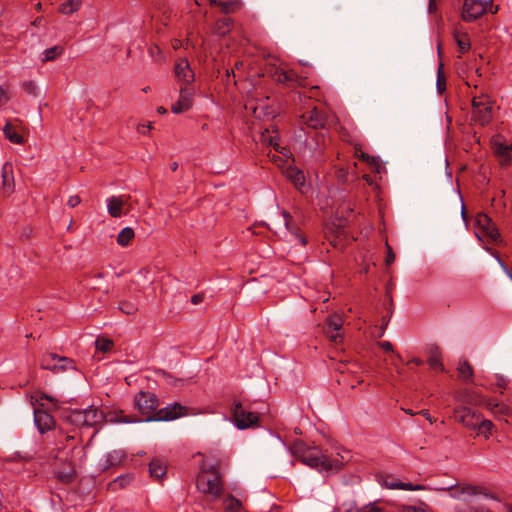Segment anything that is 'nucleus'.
Here are the masks:
<instances>
[{
  "label": "nucleus",
  "mask_w": 512,
  "mask_h": 512,
  "mask_svg": "<svg viewBox=\"0 0 512 512\" xmlns=\"http://www.w3.org/2000/svg\"><path fill=\"white\" fill-rule=\"evenodd\" d=\"M509 379L503 375H496V386L502 389H506L508 386Z\"/></svg>",
  "instance_id": "nucleus-50"
},
{
  "label": "nucleus",
  "mask_w": 512,
  "mask_h": 512,
  "mask_svg": "<svg viewBox=\"0 0 512 512\" xmlns=\"http://www.w3.org/2000/svg\"><path fill=\"white\" fill-rule=\"evenodd\" d=\"M472 118L481 126H485L492 120V107L482 99L474 98L472 101Z\"/></svg>",
  "instance_id": "nucleus-9"
},
{
  "label": "nucleus",
  "mask_w": 512,
  "mask_h": 512,
  "mask_svg": "<svg viewBox=\"0 0 512 512\" xmlns=\"http://www.w3.org/2000/svg\"><path fill=\"white\" fill-rule=\"evenodd\" d=\"M282 216L284 219V224L286 229L303 245L305 246L307 244L306 237L301 233L300 228L296 225V223L293 220V217L290 215L289 212L283 210Z\"/></svg>",
  "instance_id": "nucleus-18"
},
{
  "label": "nucleus",
  "mask_w": 512,
  "mask_h": 512,
  "mask_svg": "<svg viewBox=\"0 0 512 512\" xmlns=\"http://www.w3.org/2000/svg\"><path fill=\"white\" fill-rule=\"evenodd\" d=\"M58 481L63 484H71L76 479V470L72 463H64L53 471Z\"/></svg>",
  "instance_id": "nucleus-16"
},
{
  "label": "nucleus",
  "mask_w": 512,
  "mask_h": 512,
  "mask_svg": "<svg viewBox=\"0 0 512 512\" xmlns=\"http://www.w3.org/2000/svg\"><path fill=\"white\" fill-rule=\"evenodd\" d=\"M498 6H494L492 0H464L462 19L465 22H473L487 12L497 13Z\"/></svg>",
  "instance_id": "nucleus-4"
},
{
  "label": "nucleus",
  "mask_w": 512,
  "mask_h": 512,
  "mask_svg": "<svg viewBox=\"0 0 512 512\" xmlns=\"http://www.w3.org/2000/svg\"><path fill=\"white\" fill-rule=\"evenodd\" d=\"M34 423L41 434L52 430L55 426L52 415L41 408L34 409Z\"/></svg>",
  "instance_id": "nucleus-14"
},
{
  "label": "nucleus",
  "mask_w": 512,
  "mask_h": 512,
  "mask_svg": "<svg viewBox=\"0 0 512 512\" xmlns=\"http://www.w3.org/2000/svg\"><path fill=\"white\" fill-rule=\"evenodd\" d=\"M355 154L362 161H365V160L369 159V154L361 151V148L358 147V146H355Z\"/></svg>",
  "instance_id": "nucleus-53"
},
{
  "label": "nucleus",
  "mask_w": 512,
  "mask_h": 512,
  "mask_svg": "<svg viewBox=\"0 0 512 512\" xmlns=\"http://www.w3.org/2000/svg\"><path fill=\"white\" fill-rule=\"evenodd\" d=\"M457 483H454L446 488H442V490H454V492L451 493V496L456 499H460L462 495L467 494L469 496L477 495V494H484L485 496H488L487 493L483 492V488L479 486H473V485H464L460 488H457Z\"/></svg>",
  "instance_id": "nucleus-17"
},
{
  "label": "nucleus",
  "mask_w": 512,
  "mask_h": 512,
  "mask_svg": "<svg viewBox=\"0 0 512 512\" xmlns=\"http://www.w3.org/2000/svg\"><path fill=\"white\" fill-rule=\"evenodd\" d=\"M106 420L104 412L94 406L85 409V427H94Z\"/></svg>",
  "instance_id": "nucleus-19"
},
{
  "label": "nucleus",
  "mask_w": 512,
  "mask_h": 512,
  "mask_svg": "<svg viewBox=\"0 0 512 512\" xmlns=\"http://www.w3.org/2000/svg\"><path fill=\"white\" fill-rule=\"evenodd\" d=\"M150 476L156 480H161L166 474V466L158 459H153L149 463Z\"/></svg>",
  "instance_id": "nucleus-29"
},
{
  "label": "nucleus",
  "mask_w": 512,
  "mask_h": 512,
  "mask_svg": "<svg viewBox=\"0 0 512 512\" xmlns=\"http://www.w3.org/2000/svg\"><path fill=\"white\" fill-rule=\"evenodd\" d=\"M241 502L233 495H228L223 500V507L226 512H238L241 509Z\"/></svg>",
  "instance_id": "nucleus-36"
},
{
  "label": "nucleus",
  "mask_w": 512,
  "mask_h": 512,
  "mask_svg": "<svg viewBox=\"0 0 512 512\" xmlns=\"http://www.w3.org/2000/svg\"><path fill=\"white\" fill-rule=\"evenodd\" d=\"M419 414H421L422 416H424L430 423H433V420H432V417L430 415V413L428 412V410H421L418 412Z\"/></svg>",
  "instance_id": "nucleus-60"
},
{
  "label": "nucleus",
  "mask_w": 512,
  "mask_h": 512,
  "mask_svg": "<svg viewBox=\"0 0 512 512\" xmlns=\"http://www.w3.org/2000/svg\"><path fill=\"white\" fill-rule=\"evenodd\" d=\"M9 100L7 90L0 86V106L5 105Z\"/></svg>",
  "instance_id": "nucleus-51"
},
{
  "label": "nucleus",
  "mask_w": 512,
  "mask_h": 512,
  "mask_svg": "<svg viewBox=\"0 0 512 512\" xmlns=\"http://www.w3.org/2000/svg\"><path fill=\"white\" fill-rule=\"evenodd\" d=\"M135 232L130 227L123 228L118 236H117V243L118 245L122 247H126L130 244L131 240L134 238Z\"/></svg>",
  "instance_id": "nucleus-33"
},
{
  "label": "nucleus",
  "mask_w": 512,
  "mask_h": 512,
  "mask_svg": "<svg viewBox=\"0 0 512 512\" xmlns=\"http://www.w3.org/2000/svg\"><path fill=\"white\" fill-rule=\"evenodd\" d=\"M63 419L71 425L85 427V409H73L63 412Z\"/></svg>",
  "instance_id": "nucleus-23"
},
{
  "label": "nucleus",
  "mask_w": 512,
  "mask_h": 512,
  "mask_svg": "<svg viewBox=\"0 0 512 512\" xmlns=\"http://www.w3.org/2000/svg\"><path fill=\"white\" fill-rule=\"evenodd\" d=\"M499 264L501 265V267L503 268V270L505 271V273L508 275V277L511 279L512 281V272L504 265L503 261L498 257L497 258Z\"/></svg>",
  "instance_id": "nucleus-58"
},
{
  "label": "nucleus",
  "mask_w": 512,
  "mask_h": 512,
  "mask_svg": "<svg viewBox=\"0 0 512 512\" xmlns=\"http://www.w3.org/2000/svg\"><path fill=\"white\" fill-rule=\"evenodd\" d=\"M127 202L125 196H111L107 199V211L111 217L118 218L122 215V208Z\"/></svg>",
  "instance_id": "nucleus-21"
},
{
  "label": "nucleus",
  "mask_w": 512,
  "mask_h": 512,
  "mask_svg": "<svg viewBox=\"0 0 512 512\" xmlns=\"http://www.w3.org/2000/svg\"><path fill=\"white\" fill-rule=\"evenodd\" d=\"M234 424L238 429L244 430L258 425L259 414L244 407L241 402L234 404L232 408Z\"/></svg>",
  "instance_id": "nucleus-5"
},
{
  "label": "nucleus",
  "mask_w": 512,
  "mask_h": 512,
  "mask_svg": "<svg viewBox=\"0 0 512 512\" xmlns=\"http://www.w3.org/2000/svg\"><path fill=\"white\" fill-rule=\"evenodd\" d=\"M492 427H493V424L490 420L482 418L480 420V424L477 425L475 431L477 432V435H482L486 439H488L491 434Z\"/></svg>",
  "instance_id": "nucleus-37"
},
{
  "label": "nucleus",
  "mask_w": 512,
  "mask_h": 512,
  "mask_svg": "<svg viewBox=\"0 0 512 512\" xmlns=\"http://www.w3.org/2000/svg\"><path fill=\"white\" fill-rule=\"evenodd\" d=\"M232 21L230 18H222L216 23V31L220 35H225L230 31Z\"/></svg>",
  "instance_id": "nucleus-42"
},
{
  "label": "nucleus",
  "mask_w": 512,
  "mask_h": 512,
  "mask_svg": "<svg viewBox=\"0 0 512 512\" xmlns=\"http://www.w3.org/2000/svg\"><path fill=\"white\" fill-rule=\"evenodd\" d=\"M36 402L40 405V406H44V404L42 403V400H48L50 402H53L54 401V398L45 394V393H41L39 397H37L36 399Z\"/></svg>",
  "instance_id": "nucleus-54"
},
{
  "label": "nucleus",
  "mask_w": 512,
  "mask_h": 512,
  "mask_svg": "<svg viewBox=\"0 0 512 512\" xmlns=\"http://www.w3.org/2000/svg\"><path fill=\"white\" fill-rule=\"evenodd\" d=\"M56 366H67V370H76V365L73 359L65 357V356H59L57 355L56 358Z\"/></svg>",
  "instance_id": "nucleus-44"
},
{
  "label": "nucleus",
  "mask_w": 512,
  "mask_h": 512,
  "mask_svg": "<svg viewBox=\"0 0 512 512\" xmlns=\"http://www.w3.org/2000/svg\"><path fill=\"white\" fill-rule=\"evenodd\" d=\"M487 405H488L489 409L494 413H499L502 415L509 414L510 409L504 403H498V402H495L494 400H489Z\"/></svg>",
  "instance_id": "nucleus-41"
},
{
  "label": "nucleus",
  "mask_w": 512,
  "mask_h": 512,
  "mask_svg": "<svg viewBox=\"0 0 512 512\" xmlns=\"http://www.w3.org/2000/svg\"><path fill=\"white\" fill-rule=\"evenodd\" d=\"M24 91L29 95L36 96L37 95V86L34 81L29 80L25 81L22 85Z\"/></svg>",
  "instance_id": "nucleus-46"
},
{
  "label": "nucleus",
  "mask_w": 512,
  "mask_h": 512,
  "mask_svg": "<svg viewBox=\"0 0 512 512\" xmlns=\"http://www.w3.org/2000/svg\"><path fill=\"white\" fill-rule=\"evenodd\" d=\"M342 326V318L338 315H331L326 320L324 333L327 336V338L330 339V341L337 343L341 341L343 338V334L341 332Z\"/></svg>",
  "instance_id": "nucleus-11"
},
{
  "label": "nucleus",
  "mask_w": 512,
  "mask_h": 512,
  "mask_svg": "<svg viewBox=\"0 0 512 512\" xmlns=\"http://www.w3.org/2000/svg\"><path fill=\"white\" fill-rule=\"evenodd\" d=\"M300 122L311 129H325L328 123V115L324 110L314 106L300 116Z\"/></svg>",
  "instance_id": "nucleus-6"
},
{
  "label": "nucleus",
  "mask_w": 512,
  "mask_h": 512,
  "mask_svg": "<svg viewBox=\"0 0 512 512\" xmlns=\"http://www.w3.org/2000/svg\"><path fill=\"white\" fill-rule=\"evenodd\" d=\"M3 133L10 142L15 144L23 143V137L16 131L15 127L10 122H7L3 127Z\"/></svg>",
  "instance_id": "nucleus-31"
},
{
  "label": "nucleus",
  "mask_w": 512,
  "mask_h": 512,
  "mask_svg": "<svg viewBox=\"0 0 512 512\" xmlns=\"http://www.w3.org/2000/svg\"><path fill=\"white\" fill-rule=\"evenodd\" d=\"M476 224L492 241H497L500 238V233L496 225L488 215L479 213L476 216Z\"/></svg>",
  "instance_id": "nucleus-13"
},
{
  "label": "nucleus",
  "mask_w": 512,
  "mask_h": 512,
  "mask_svg": "<svg viewBox=\"0 0 512 512\" xmlns=\"http://www.w3.org/2000/svg\"><path fill=\"white\" fill-rule=\"evenodd\" d=\"M317 90H318V87H317V86H315V87H313V88H311V89H310V91H309V95H306V94H303V95H302L301 93H298V94H297V97H298V99H299L300 101H301L302 97H304V98H309V99H310V98H313V97H315V94H316Z\"/></svg>",
  "instance_id": "nucleus-55"
},
{
  "label": "nucleus",
  "mask_w": 512,
  "mask_h": 512,
  "mask_svg": "<svg viewBox=\"0 0 512 512\" xmlns=\"http://www.w3.org/2000/svg\"><path fill=\"white\" fill-rule=\"evenodd\" d=\"M409 363H413L415 364L416 366H420L423 364V361L420 359V358H413L409 361Z\"/></svg>",
  "instance_id": "nucleus-63"
},
{
  "label": "nucleus",
  "mask_w": 512,
  "mask_h": 512,
  "mask_svg": "<svg viewBox=\"0 0 512 512\" xmlns=\"http://www.w3.org/2000/svg\"><path fill=\"white\" fill-rule=\"evenodd\" d=\"M286 178L293 183V185L300 190L305 186V175L302 170L295 166H288L285 170Z\"/></svg>",
  "instance_id": "nucleus-24"
},
{
  "label": "nucleus",
  "mask_w": 512,
  "mask_h": 512,
  "mask_svg": "<svg viewBox=\"0 0 512 512\" xmlns=\"http://www.w3.org/2000/svg\"><path fill=\"white\" fill-rule=\"evenodd\" d=\"M365 162L367 164H369L370 166H372L375 170V172L377 173H380L381 172V169H383L381 163H380V160L378 157L376 156H370L369 155V159L368 160H365Z\"/></svg>",
  "instance_id": "nucleus-47"
},
{
  "label": "nucleus",
  "mask_w": 512,
  "mask_h": 512,
  "mask_svg": "<svg viewBox=\"0 0 512 512\" xmlns=\"http://www.w3.org/2000/svg\"><path fill=\"white\" fill-rule=\"evenodd\" d=\"M454 38L461 54L466 53L470 49V39L468 34L456 32L454 34Z\"/></svg>",
  "instance_id": "nucleus-34"
},
{
  "label": "nucleus",
  "mask_w": 512,
  "mask_h": 512,
  "mask_svg": "<svg viewBox=\"0 0 512 512\" xmlns=\"http://www.w3.org/2000/svg\"><path fill=\"white\" fill-rule=\"evenodd\" d=\"M291 452L295 458L319 472L334 473L338 472L342 467L340 460L323 455L319 447L309 446L302 440H297L292 444Z\"/></svg>",
  "instance_id": "nucleus-1"
},
{
  "label": "nucleus",
  "mask_w": 512,
  "mask_h": 512,
  "mask_svg": "<svg viewBox=\"0 0 512 512\" xmlns=\"http://www.w3.org/2000/svg\"><path fill=\"white\" fill-rule=\"evenodd\" d=\"M132 476L127 474V475H121L119 477H117L114 482L115 483H118L120 487H125L126 485H128L131 480H132Z\"/></svg>",
  "instance_id": "nucleus-48"
},
{
  "label": "nucleus",
  "mask_w": 512,
  "mask_h": 512,
  "mask_svg": "<svg viewBox=\"0 0 512 512\" xmlns=\"http://www.w3.org/2000/svg\"><path fill=\"white\" fill-rule=\"evenodd\" d=\"M56 353H46L41 357L40 367L44 370H50L53 373H60L66 371L67 366H56Z\"/></svg>",
  "instance_id": "nucleus-26"
},
{
  "label": "nucleus",
  "mask_w": 512,
  "mask_h": 512,
  "mask_svg": "<svg viewBox=\"0 0 512 512\" xmlns=\"http://www.w3.org/2000/svg\"><path fill=\"white\" fill-rule=\"evenodd\" d=\"M428 364L431 369L444 371L443 363L439 356L433 355L428 359Z\"/></svg>",
  "instance_id": "nucleus-45"
},
{
  "label": "nucleus",
  "mask_w": 512,
  "mask_h": 512,
  "mask_svg": "<svg viewBox=\"0 0 512 512\" xmlns=\"http://www.w3.org/2000/svg\"><path fill=\"white\" fill-rule=\"evenodd\" d=\"M134 408L143 417L140 422H153L149 420L152 415H156L159 406V399L156 394L149 391H139L133 399Z\"/></svg>",
  "instance_id": "nucleus-2"
},
{
  "label": "nucleus",
  "mask_w": 512,
  "mask_h": 512,
  "mask_svg": "<svg viewBox=\"0 0 512 512\" xmlns=\"http://www.w3.org/2000/svg\"><path fill=\"white\" fill-rule=\"evenodd\" d=\"M467 512H491L489 510H484V509H476V508H472L470 507Z\"/></svg>",
  "instance_id": "nucleus-64"
},
{
  "label": "nucleus",
  "mask_w": 512,
  "mask_h": 512,
  "mask_svg": "<svg viewBox=\"0 0 512 512\" xmlns=\"http://www.w3.org/2000/svg\"><path fill=\"white\" fill-rule=\"evenodd\" d=\"M457 371H458L459 378L462 381H464L466 383L472 381L474 372H473L472 366L470 365V363L467 360H462L459 362Z\"/></svg>",
  "instance_id": "nucleus-30"
},
{
  "label": "nucleus",
  "mask_w": 512,
  "mask_h": 512,
  "mask_svg": "<svg viewBox=\"0 0 512 512\" xmlns=\"http://www.w3.org/2000/svg\"><path fill=\"white\" fill-rule=\"evenodd\" d=\"M494 152L496 156L500 159V163L502 166H506L510 164L511 156L510 151L512 150V145L509 146L506 143L495 140L493 142Z\"/></svg>",
  "instance_id": "nucleus-25"
},
{
  "label": "nucleus",
  "mask_w": 512,
  "mask_h": 512,
  "mask_svg": "<svg viewBox=\"0 0 512 512\" xmlns=\"http://www.w3.org/2000/svg\"><path fill=\"white\" fill-rule=\"evenodd\" d=\"M81 0H67L59 6V11L62 14L69 15L79 10Z\"/></svg>",
  "instance_id": "nucleus-35"
},
{
  "label": "nucleus",
  "mask_w": 512,
  "mask_h": 512,
  "mask_svg": "<svg viewBox=\"0 0 512 512\" xmlns=\"http://www.w3.org/2000/svg\"><path fill=\"white\" fill-rule=\"evenodd\" d=\"M379 345H380V347H381L384 351H386V352L393 351V345H392V343H391V342H389V341H383V342H381Z\"/></svg>",
  "instance_id": "nucleus-57"
},
{
  "label": "nucleus",
  "mask_w": 512,
  "mask_h": 512,
  "mask_svg": "<svg viewBox=\"0 0 512 512\" xmlns=\"http://www.w3.org/2000/svg\"><path fill=\"white\" fill-rule=\"evenodd\" d=\"M404 512H424L423 509H420V508H416L414 506H406L404 507Z\"/></svg>",
  "instance_id": "nucleus-59"
},
{
  "label": "nucleus",
  "mask_w": 512,
  "mask_h": 512,
  "mask_svg": "<svg viewBox=\"0 0 512 512\" xmlns=\"http://www.w3.org/2000/svg\"><path fill=\"white\" fill-rule=\"evenodd\" d=\"M204 299V294L203 293H197V294H194L192 297H191V303L194 304V305H198L200 304Z\"/></svg>",
  "instance_id": "nucleus-56"
},
{
  "label": "nucleus",
  "mask_w": 512,
  "mask_h": 512,
  "mask_svg": "<svg viewBox=\"0 0 512 512\" xmlns=\"http://www.w3.org/2000/svg\"><path fill=\"white\" fill-rule=\"evenodd\" d=\"M187 414V408L179 403L169 404L163 408H157L156 415H152L149 420L153 421H172Z\"/></svg>",
  "instance_id": "nucleus-7"
},
{
  "label": "nucleus",
  "mask_w": 512,
  "mask_h": 512,
  "mask_svg": "<svg viewBox=\"0 0 512 512\" xmlns=\"http://www.w3.org/2000/svg\"><path fill=\"white\" fill-rule=\"evenodd\" d=\"M454 418L466 428L475 430L477 425L480 424L482 416L479 412L469 407L461 406L454 410Z\"/></svg>",
  "instance_id": "nucleus-8"
},
{
  "label": "nucleus",
  "mask_w": 512,
  "mask_h": 512,
  "mask_svg": "<svg viewBox=\"0 0 512 512\" xmlns=\"http://www.w3.org/2000/svg\"><path fill=\"white\" fill-rule=\"evenodd\" d=\"M108 421L111 423H139L140 418L136 415H125L123 410L111 411L108 414Z\"/></svg>",
  "instance_id": "nucleus-27"
},
{
  "label": "nucleus",
  "mask_w": 512,
  "mask_h": 512,
  "mask_svg": "<svg viewBox=\"0 0 512 512\" xmlns=\"http://www.w3.org/2000/svg\"><path fill=\"white\" fill-rule=\"evenodd\" d=\"M386 310L390 315L393 313V300L391 296H389V303L386 307Z\"/></svg>",
  "instance_id": "nucleus-62"
},
{
  "label": "nucleus",
  "mask_w": 512,
  "mask_h": 512,
  "mask_svg": "<svg viewBox=\"0 0 512 512\" xmlns=\"http://www.w3.org/2000/svg\"><path fill=\"white\" fill-rule=\"evenodd\" d=\"M126 454L123 450H113L105 455V460L102 464V471H107L112 467H116L122 464L125 460Z\"/></svg>",
  "instance_id": "nucleus-20"
},
{
  "label": "nucleus",
  "mask_w": 512,
  "mask_h": 512,
  "mask_svg": "<svg viewBox=\"0 0 512 512\" xmlns=\"http://www.w3.org/2000/svg\"><path fill=\"white\" fill-rule=\"evenodd\" d=\"M386 247H387V255L385 258V263L387 266H389L395 261V253L393 252L391 246L388 243H386Z\"/></svg>",
  "instance_id": "nucleus-49"
},
{
  "label": "nucleus",
  "mask_w": 512,
  "mask_h": 512,
  "mask_svg": "<svg viewBox=\"0 0 512 512\" xmlns=\"http://www.w3.org/2000/svg\"><path fill=\"white\" fill-rule=\"evenodd\" d=\"M96 348L102 352H109L112 350L114 343L107 338H98L95 342Z\"/></svg>",
  "instance_id": "nucleus-43"
},
{
  "label": "nucleus",
  "mask_w": 512,
  "mask_h": 512,
  "mask_svg": "<svg viewBox=\"0 0 512 512\" xmlns=\"http://www.w3.org/2000/svg\"><path fill=\"white\" fill-rule=\"evenodd\" d=\"M428 11L429 13L436 11V0H429Z\"/></svg>",
  "instance_id": "nucleus-61"
},
{
  "label": "nucleus",
  "mask_w": 512,
  "mask_h": 512,
  "mask_svg": "<svg viewBox=\"0 0 512 512\" xmlns=\"http://www.w3.org/2000/svg\"><path fill=\"white\" fill-rule=\"evenodd\" d=\"M2 187L6 193H11L14 190V176L13 166L11 163L6 162L1 169Z\"/></svg>",
  "instance_id": "nucleus-22"
},
{
  "label": "nucleus",
  "mask_w": 512,
  "mask_h": 512,
  "mask_svg": "<svg viewBox=\"0 0 512 512\" xmlns=\"http://www.w3.org/2000/svg\"><path fill=\"white\" fill-rule=\"evenodd\" d=\"M239 1L230 0V1H219V7L221 8V12L224 14H229L235 12L239 8Z\"/></svg>",
  "instance_id": "nucleus-39"
},
{
  "label": "nucleus",
  "mask_w": 512,
  "mask_h": 512,
  "mask_svg": "<svg viewBox=\"0 0 512 512\" xmlns=\"http://www.w3.org/2000/svg\"><path fill=\"white\" fill-rule=\"evenodd\" d=\"M175 76L183 86H190L195 79V74L187 59H179L174 67Z\"/></svg>",
  "instance_id": "nucleus-12"
},
{
  "label": "nucleus",
  "mask_w": 512,
  "mask_h": 512,
  "mask_svg": "<svg viewBox=\"0 0 512 512\" xmlns=\"http://www.w3.org/2000/svg\"><path fill=\"white\" fill-rule=\"evenodd\" d=\"M194 88L192 86H180L179 99L172 104L171 111L175 114L188 111L192 107Z\"/></svg>",
  "instance_id": "nucleus-10"
},
{
  "label": "nucleus",
  "mask_w": 512,
  "mask_h": 512,
  "mask_svg": "<svg viewBox=\"0 0 512 512\" xmlns=\"http://www.w3.org/2000/svg\"><path fill=\"white\" fill-rule=\"evenodd\" d=\"M196 485L199 491L219 497L223 492L221 476L215 469L201 471L196 479Z\"/></svg>",
  "instance_id": "nucleus-3"
},
{
  "label": "nucleus",
  "mask_w": 512,
  "mask_h": 512,
  "mask_svg": "<svg viewBox=\"0 0 512 512\" xmlns=\"http://www.w3.org/2000/svg\"><path fill=\"white\" fill-rule=\"evenodd\" d=\"M444 64L442 62L439 63L437 69V81L436 88L439 94H442L446 90V76L443 71Z\"/></svg>",
  "instance_id": "nucleus-38"
},
{
  "label": "nucleus",
  "mask_w": 512,
  "mask_h": 512,
  "mask_svg": "<svg viewBox=\"0 0 512 512\" xmlns=\"http://www.w3.org/2000/svg\"><path fill=\"white\" fill-rule=\"evenodd\" d=\"M63 52H64V48L60 45H55L53 47H50L42 53V55H43L42 62L46 63V62L54 61L59 56H61L63 54Z\"/></svg>",
  "instance_id": "nucleus-32"
},
{
  "label": "nucleus",
  "mask_w": 512,
  "mask_h": 512,
  "mask_svg": "<svg viewBox=\"0 0 512 512\" xmlns=\"http://www.w3.org/2000/svg\"><path fill=\"white\" fill-rule=\"evenodd\" d=\"M273 78L276 82L280 84H285L288 86H297L300 85L301 78L298 74L293 70H280L276 69Z\"/></svg>",
  "instance_id": "nucleus-15"
},
{
  "label": "nucleus",
  "mask_w": 512,
  "mask_h": 512,
  "mask_svg": "<svg viewBox=\"0 0 512 512\" xmlns=\"http://www.w3.org/2000/svg\"><path fill=\"white\" fill-rule=\"evenodd\" d=\"M383 486L389 489H401V490H408V491H416V490H424L425 487L423 485H415L409 482H401V481H395L394 479H391L389 481V478L387 477L383 483Z\"/></svg>",
  "instance_id": "nucleus-28"
},
{
  "label": "nucleus",
  "mask_w": 512,
  "mask_h": 512,
  "mask_svg": "<svg viewBox=\"0 0 512 512\" xmlns=\"http://www.w3.org/2000/svg\"><path fill=\"white\" fill-rule=\"evenodd\" d=\"M118 308L126 315H134L138 311V306L127 300L120 301Z\"/></svg>",
  "instance_id": "nucleus-40"
},
{
  "label": "nucleus",
  "mask_w": 512,
  "mask_h": 512,
  "mask_svg": "<svg viewBox=\"0 0 512 512\" xmlns=\"http://www.w3.org/2000/svg\"><path fill=\"white\" fill-rule=\"evenodd\" d=\"M81 202V199L78 195H73V196H70L68 201H67V205L71 208H74L76 207L78 204H80Z\"/></svg>",
  "instance_id": "nucleus-52"
}]
</instances>
